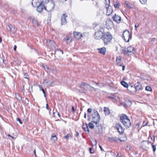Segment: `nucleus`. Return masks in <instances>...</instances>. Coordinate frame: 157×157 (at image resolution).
I'll return each instance as SVG.
<instances>
[{
    "mask_svg": "<svg viewBox=\"0 0 157 157\" xmlns=\"http://www.w3.org/2000/svg\"><path fill=\"white\" fill-rule=\"evenodd\" d=\"M94 114L95 116L93 117V119L91 122L94 123H95L97 125V127H98L97 128L99 129L98 131L96 130L97 132L101 133L102 127L99 124V122L100 120V117L99 114L97 111L96 110L94 111Z\"/></svg>",
    "mask_w": 157,
    "mask_h": 157,
    "instance_id": "1",
    "label": "nucleus"
},
{
    "mask_svg": "<svg viewBox=\"0 0 157 157\" xmlns=\"http://www.w3.org/2000/svg\"><path fill=\"white\" fill-rule=\"evenodd\" d=\"M120 121L124 126L126 128H129L131 125L130 120L125 114H123L120 117Z\"/></svg>",
    "mask_w": 157,
    "mask_h": 157,
    "instance_id": "2",
    "label": "nucleus"
},
{
    "mask_svg": "<svg viewBox=\"0 0 157 157\" xmlns=\"http://www.w3.org/2000/svg\"><path fill=\"white\" fill-rule=\"evenodd\" d=\"M112 38V36L110 33H104V35H103V40L105 45L109 44L111 42Z\"/></svg>",
    "mask_w": 157,
    "mask_h": 157,
    "instance_id": "3",
    "label": "nucleus"
},
{
    "mask_svg": "<svg viewBox=\"0 0 157 157\" xmlns=\"http://www.w3.org/2000/svg\"><path fill=\"white\" fill-rule=\"evenodd\" d=\"M104 28L102 27H100L97 32L95 33L94 37L98 40L100 39L103 37V35L104 34Z\"/></svg>",
    "mask_w": 157,
    "mask_h": 157,
    "instance_id": "4",
    "label": "nucleus"
},
{
    "mask_svg": "<svg viewBox=\"0 0 157 157\" xmlns=\"http://www.w3.org/2000/svg\"><path fill=\"white\" fill-rule=\"evenodd\" d=\"M132 36L130 31L126 30L123 32V38L124 40L126 42H128L131 39Z\"/></svg>",
    "mask_w": 157,
    "mask_h": 157,
    "instance_id": "5",
    "label": "nucleus"
},
{
    "mask_svg": "<svg viewBox=\"0 0 157 157\" xmlns=\"http://www.w3.org/2000/svg\"><path fill=\"white\" fill-rule=\"evenodd\" d=\"M46 6L48 9L50 10H53L54 8L55 3L52 0H47L45 1Z\"/></svg>",
    "mask_w": 157,
    "mask_h": 157,
    "instance_id": "6",
    "label": "nucleus"
},
{
    "mask_svg": "<svg viewBox=\"0 0 157 157\" xmlns=\"http://www.w3.org/2000/svg\"><path fill=\"white\" fill-rule=\"evenodd\" d=\"M123 50L124 52L129 53L131 54L134 53L135 52L134 48L132 46H130L127 48H125Z\"/></svg>",
    "mask_w": 157,
    "mask_h": 157,
    "instance_id": "7",
    "label": "nucleus"
},
{
    "mask_svg": "<svg viewBox=\"0 0 157 157\" xmlns=\"http://www.w3.org/2000/svg\"><path fill=\"white\" fill-rule=\"evenodd\" d=\"M116 128L120 134H123L124 131V128H123L121 125L119 124H117L115 125Z\"/></svg>",
    "mask_w": 157,
    "mask_h": 157,
    "instance_id": "8",
    "label": "nucleus"
},
{
    "mask_svg": "<svg viewBox=\"0 0 157 157\" xmlns=\"http://www.w3.org/2000/svg\"><path fill=\"white\" fill-rule=\"evenodd\" d=\"M113 21L110 20H107L106 21L105 27L108 29H110L113 26Z\"/></svg>",
    "mask_w": 157,
    "mask_h": 157,
    "instance_id": "9",
    "label": "nucleus"
},
{
    "mask_svg": "<svg viewBox=\"0 0 157 157\" xmlns=\"http://www.w3.org/2000/svg\"><path fill=\"white\" fill-rule=\"evenodd\" d=\"M67 17V15L65 13H63L61 18V25H66L67 23L66 20V17Z\"/></svg>",
    "mask_w": 157,
    "mask_h": 157,
    "instance_id": "10",
    "label": "nucleus"
},
{
    "mask_svg": "<svg viewBox=\"0 0 157 157\" xmlns=\"http://www.w3.org/2000/svg\"><path fill=\"white\" fill-rule=\"evenodd\" d=\"M141 144L142 147L144 150L147 151L149 149L148 145V144L146 141H143L141 142Z\"/></svg>",
    "mask_w": 157,
    "mask_h": 157,
    "instance_id": "11",
    "label": "nucleus"
},
{
    "mask_svg": "<svg viewBox=\"0 0 157 157\" xmlns=\"http://www.w3.org/2000/svg\"><path fill=\"white\" fill-rule=\"evenodd\" d=\"M81 88H83L85 90L89 89L90 86L88 84L85 82H82L80 85Z\"/></svg>",
    "mask_w": 157,
    "mask_h": 157,
    "instance_id": "12",
    "label": "nucleus"
},
{
    "mask_svg": "<svg viewBox=\"0 0 157 157\" xmlns=\"http://www.w3.org/2000/svg\"><path fill=\"white\" fill-rule=\"evenodd\" d=\"M41 2V0H33L32 4L33 7L37 8Z\"/></svg>",
    "mask_w": 157,
    "mask_h": 157,
    "instance_id": "13",
    "label": "nucleus"
},
{
    "mask_svg": "<svg viewBox=\"0 0 157 157\" xmlns=\"http://www.w3.org/2000/svg\"><path fill=\"white\" fill-rule=\"evenodd\" d=\"M113 21L117 23H119L121 21V17L118 15H116V14L113 17Z\"/></svg>",
    "mask_w": 157,
    "mask_h": 157,
    "instance_id": "14",
    "label": "nucleus"
},
{
    "mask_svg": "<svg viewBox=\"0 0 157 157\" xmlns=\"http://www.w3.org/2000/svg\"><path fill=\"white\" fill-rule=\"evenodd\" d=\"M71 41V38L70 35H67L63 40V42H66L67 44L70 43Z\"/></svg>",
    "mask_w": 157,
    "mask_h": 157,
    "instance_id": "15",
    "label": "nucleus"
},
{
    "mask_svg": "<svg viewBox=\"0 0 157 157\" xmlns=\"http://www.w3.org/2000/svg\"><path fill=\"white\" fill-rule=\"evenodd\" d=\"M73 35L75 37L77 40L80 39L82 36V34L78 32H74Z\"/></svg>",
    "mask_w": 157,
    "mask_h": 157,
    "instance_id": "16",
    "label": "nucleus"
},
{
    "mask_svg": "<svg viewBox=\"0 0 157 157\" xmlns=\"http://www.w3.org/2000/svg\"><path fill=\"white\" fill-rule=\"evenodd\" d=\"M105 7L107 10H110L112 9V7L109 5H110V1L109 0H105Z\"/></svg>",
    "mask_w": 157,
    "mask_h": 157,
    "instance_id": "17",
    "label": "nucleus"
},
{
    "mask_svg": "<svg viewBox=\"0 0 157 157\" xmlns=\"http://www.w3.org/2000/svg\"><path fill=\"white\" fill-rule=\"evenodd\" d=\"M98 50L99 52L103 55H105L106 52V48L105 47H103L102 48H98Z\"/></svg>",
    "mask_w": 157,
    "mask_h": 157,
    "instance_id": "18",
    "label": "nucleus"
},
{
    "mask_svg": "<svg viewBox=\"0 0 157 157\" xmlns=\"http://www.w3.org/2000/svg\"><path fill=\"white\" fill-rule=\"evenodd\" d=\"M37 8L40 10H47V7L46 6V5H45L42 2H41Z\"/></svg>",
    "mask_w": 157,
    "mask_h": 157,
    "instance_id": "19",
    "label": "nucleus"
},
{
    "mask_svg": "<svg viewBox=\"0 0 157 157\" xmlns=\"http://www.w3.org/2000/svg\"><path fill=\"white\" fill-rule=\"evenodd\" d=\"M47 44L48 46H50V45L52 46L54 48H55L56 45L53 41L48 39L47 41Z\"/></svg>",
    "mask_w": 157,
    "mask_h": 157,
    "instance_id": "20",
    "label": "nucleus"
},
{
    "mask_svg": "<svg viewBox=\"0 0 157 157\" xmlns=\"http://www.w3.org/2000/svg\"><path fill=\"white\" fill-rule=\"evenodd\" d=\"M43 83L48 86H50L52 85V82L51 81H50L49 79H46L44 80Z\"/></svg>",
    "mask_w": 157,
    "mask_h": 157,
    "instance_id": "21",
    "label": "nucleus"
},
{
    "mask_svg": "<svg viewBox=\"0 0 157 157\" xmlns=\"http://www.w3.org/2000/svg\"><path fill=\"white\" fill-rule=\"evenodd\" d=\"M119 138L116 137H109L108 138V140L110 142H116L119 140Z\"/></svg>",
    "mask_w": 157,
    "mask_h": 157,
    "instance_id": "22",
    "label": "nucleus"
},
{
    "mask_svg": "<svg viewBox=\"0 0 157 157\" xmlns=\"http://www.w3.org/2000/svg\"><path fill=\"white\" fill-rule=\"evenodd\" d=\"M82 127L83 130L85 132H87L88 133L89 132V129L88 126L86 124H83Z\"/></svg>",
    "mask_w": 157,
    "mask_h": 157,
    "instance_id": "23",
    "label": "nucleus"
},
{
    "mask_svg": "<svg viewBox=\"0 0 157 157\" xmlns=\"http://www.w3.org/2000/svg\"><path fill=\"white\" fill-rule=\"evenodd\" d=\"M135 89L136 91L142 89V86L140 82H138L137 84H136V86H135Z\"/></svg>",
    "mask_w": 157,
    "mask_h": 157,
    "instance_id": "24",
    "label": "nucleus"
},
{
    "mask_svg": "<svg viewBox=\"0 0 157 157\" xmlns=\"http://www.w3.org/2000/svg\"><path fill=\"white\" fill-rule=\"evenodd\" d=\"M125 4L128 9L134 8V6L132 5H130V3L128 2H125Z\"/></svg>",
    "mask_w": 157,
    "mask_h": 157,
    "instance_id": "25",
    "label": "nucleus"
},
{
    "mask_svg": "<svg viewBox=\"0 0 157 157\" xmlns=\"http://www.w3.org/2000/svg\"><path fill=\"white\" fill-rule=\"evenodd\" d=\"M104 111L105 115H108L110 113L109 109L108 108L104 107Z\"/></svg>",
    "mask_w": 157,
    "mask_h": 157,
    "instance_id": "26",
    "label": "nucleus"
},
{
    "mask_svg": "<svg viewBox=\"0 0 157 157\" xmlns=\"http://www.w3.org/2000/svg\"><path fill=\"white\" fill-rule=\"evenodd\" d=\"M57 54H59V55H62L63 54V52L60 49H57L55 50V54L56 55Z\"/></svg>",
    "mask_w": 157,
    "mask_h": 157,
    "instance_id": "27",
    "label": "nucleus"
},
{
    "mask_svg": "<svg viewBox=\"0 0 157 157\" xmlns=\"http://www.w3.org/2000/svg\"><path fill=\"white\" fill-rule=\"evenodd\" d=\"M121 56H119L117 57L116 58V63L118 65L120 63L121 60Z\"/></svg>",
    "mask_w": 157,
    "mask_h": 157,
    "instance_id": "28",
    "label": "nucleus"
},
{
    "mask_svg": "<svg viewBox=\"0 0 157 157\" xmlns=\"http://www.w3.org/2000/svg\"><path fill=\"white\" fill-rule=\"evenodd\" d=\"M16 98V99L18 101H21L22 98L20 95L18 93H16L15 94Z\"/></svg>",
    "mask_w": 157,
    "mask_h": 157,
    "instance_id": "29",
    "label": "nucleus"
},
{
    "mask_svg": "<svg viewBox=\"0 0 157 157\" xmlns=\"http://www.w3.org/2000/svg\"><path fill=\"white\" fill-rule=\"evenodd\" d=\"M9 27L10 31L13 32H14L15 27L14 26H13L10 25H9Z\"/></svg>",
    "mask_w": 157,
    "mask_h": 157,
    "instance_id": "30",
    "label": "nucleus"
},
{
    "mask_svg": "<svg viewBox=\"0 0 157 157\" xmlns=\"http://www.w3.org/2000/svg\"><path fill=\"white\" fill-rule=\"evenodd\" d=\"M121 84L124 87L127 88L128 86V84L124 81H121Z\"/></svg>",
    "mask_w": 157,
    "mask_h": 157,
    "instance_id": "31",
    "label": "nucleus"
},
{
    "mask_svg": "<svg viewBox=\"0 0 157 157\" xmlns=\"http://www.w3.org/2000/svg\"><path fill=\"white\" fill-rule=\"evenodd\" d=\"M92 144L93 146H95L97 144V141L96 140H93L92 141Z\"/></svg>",
    "mask_w": 157,
    "mask_h": 157,
    "instance_id": "32",
    "label": "nucleus"
},
{
    "mask_svg": "<svg viewBox=\"0 0 157 157\" xmlns=\"http://www.w3.org/2000/svg\"><path fill=\"white\" fill-rule=\"evenodd\" d=\"M120 6V4L118 2H117L115 4H114V7L115 8H117L118 9H119V7Z\"/></svg>",
    "mask_w": 157,
    "mask_h": 157,
    "instance_id": "33",
    "label": "nucleus"
},
{
    "mask_svg": "<svg viewBox=\"0 0 157 157\" xmlns=\"http://www.w3.org/2000/svg\"><path fill=\"white\" fill-rule=\"evenodd\" d=\"M88 126H89V127L91 129H93L94 128V126L93 124L91 123L90 122L88 124Z\"/></svg>",
    "mask_w": 157,
    "mask_h": 157,
    "instance_id": "34",
    "label": "nucleus"
},
{
    "mask_svg": "<svg viewBox=\"0 0 157 157\" xmlns=\"http://www.w3.org/2000/svg\"><path fill=\"white\" fill-rule=\"evenodd\" d=\"M40 90L42 91V92H43V93L44 94V97H46V93L42 87H41L40 86Z\"/></svg>",
    "mask_w": 157,
    "mask_h": 157,
    "instance_id": "35",
    "label": "nucleus"
},
{
    "mask_svg": "<svg viewBox=\"0 0 157 157\" xmlns=\"http://www.w3.org/2000/svg\"><path fill=\"white\" fill-rule=\"evenodd\" d=\"M51 139L54 142L56 141L57 140V138L56 136L54 135V136H52Z\"/></svg>",
    "mask_w": 157,
    "mask_h": 157,
    "instance_id": "36",
    "label": "nucleus"
},
{
    "mask_svg": "<svg viewBox=\"0 0 157 157\" xmlns=\"http://www.w3.org/2000/svg\"><path fill=\"white\" fill-rule=\"evenodd\" d=\"M145 90L147 91H151V89L150 86H146Z\"/></svg>",
    "mask_w": 157,
    "mask_h": 157,
    "instance_id": "37",
    "label": "nucleus"
},
{
    "mask_svg": "<svg viewBox=\"0 0 157 157\" xmlns=\"http://www.w3.org/2000/svg\"><path fill=\"white\" fill-rule=\"evenodd\" d=\"M33 24H36V25L38 26V25H39V24H38V22L36 20H35L34 19H33Z\"/></svg>",
    "mask_w": 157,
    "mask_h": 157,
    "instance_id": "38",
    "label": "nucleus"
},
{
    "mask_svg": "<svg viewBox=\"0 0 157 157\" xmlns=\"http://www.w3.org/2000/svg\"><path fill=\"white\" fill-rule=\"evenodd\" d=\"M152 145V147L153 149V151L154 152H155L156 150V147L155 145H153L152 144H151Z\"/></svg>",
    "mask_w": 157,
    "mask_h": 157,
    "instance_id": "39",
    "label": "nucleus"
},
{
    "mask_svg": "<svg viewBox=\"0 0 157 157\" xmlns=\"http://www.w3.org/2000/svg\"><path fill=\"white\" fill-rule=\"evenodd\" d=\"M24 78L27 79L29 80V77H28V75L26 73H24Z\"/></svg>",
    "mask_w": 157,
    "mask_h": 157,
    "instance_id": "40",
    "label": "nucleus"
},
{
    "mask_svg": "<svg viewBox=\"0 0 157 157\" xmlns=\"http://www.w3.org/2000/svg\"><path fill=\"white\" fill-rule=\"evenodd\" d=\"M140 2L143 4H145L147 1V0H140Z\"/></svg>",
    "mask_w": 157,
    "mask_h": 157,
    "instance_id": "41",
    "label": "nucleus"
},
{
    "mask_svg": "<svg viewBox=\"0 0 157 157\" xmlns=\"http://www.w3.org/2000/svg\"><path fill=\"white\" fill-rule=\"evenodd\" d=\"M71 136V135L70 134H68L65 137V138L67 139H68L69 137Z\"/></svg>",
    "mask_w": 157,
    "mask_h": 157,
    "instance_id": "42",
    "label": "nucleus"
},
{
    "mask_svg": "<svg viewBox=\"0 0 157 157\" xmlns=\"http://www.w3.org/2000/svg\"><path fill=\"white\" fill-rule=\"evenodd\" d=\"M149 138H150L151 140H153L154 141H155V137L154 136H150Z\"/></svg>",
    "mask_w": 157,
    "mask_h": 157,
    "instance_id": "43",
    "label": "nucleus"
},
{
    "mask_svg": "<svg viewBox=\"0 0 157 157\" xmlns=\"http://www.w3.org/2000/svg\"><path fill=\"white\" fill-rule=\"evenodd\" d=\"M90 151L91 153H93L94 152V151L93 148L90 147Z\"/></svg>",
    "mask_w": 157,
    "mask_h": 157,
    "instance_id": "44",
    "label": "nucleus"
},
{
    "mask_svg": "<svg viewBox=\"0 0 157 157\" xmlns=\"http://www.w3.org/2000/svg\"><path fill=\"white\" fill-rule=\"evenodd\" d=\"M16 120L17 121H19L20 124H22V122L21 121V120L19 118H17Z\"/></svg>",
    "mask_w": 157,
    "mask_h": 157,
    "instance_id": "45",
    "label": "nucleus"
},
{
    "mask_svg": "<svg viewBox=\"0 0 157 157\" xmlns=\"http://www.w3.org/2000/svg\"><path fill=\"white\" fill-rule=\"evenodd\" d=\"M147 122H145V121H144L143 122V125L144 126H146L147 125Z\"/></svg>",
    "mask_w": 157,
    "mask_h": 157,
    "instance_id": "46",
    "label": "nucleus"
},
{
    "mask_svg": "<svg viewBox=\"0 0 157 157\" xmlns=\"http://www.w3.org/2000/svg\"><path fill=\"white\" fill-rule=\"evenodd\" d=\"M43 67H44V69L46 70V69H47V70L49 69V67H48L47 66H44Z\"/></svg>",
    "mask_w": 157,
    "mask_h": 157,
    "instance_id": "47",
    "label": "nucleus"
},
{
    "mask_svg": "<svg viewBox=\"0 0 157 157\" xmlns=\"http://www.w3.org/2000/svg\"><path fill=\"white\" fill-rule=\"evenodd\" d=\"M107 15H110L108 13V12H109V13H111L113 11V10H107Z\"/></svg>",
    "mask_w": 157,
    "mask_h": 157,
    "instance_id": "48",
    "label": "nucleus"
},
{
    "mask_svg": "<svg viewBox=\"0 0 157 157\" xmlns=\"http://www.w3.org/2000/svg\"><path fill=\"white\" fill-rule=\"evenodd\" d=\"M25 103H26L27 104H28L29 101L28 99L26 98H25Z\"/></svg>",
    "mask_w": 157,
    "mask_h": 157,
    "instance_id": "49",
    "label": "nucleus"
},
{
    "mask_svg": "<svg viewBox=\"0 0 157 157\" xmlns=\"http://www.w3.org/2000/svg\"><path fill=\"white\" fill-rule=\"evenodd\" d=\"M92 111V109L91 108H89L87 109V112L89 113H90Z\"/></svg>",
    "mask_w": 157,
    "mask_h": 157,
    "instance_id": "50",
    "label": "nucleus"
},
{
    "mask_svg": "<svg viewBox=\"0 0 157 157\" xmlns=\"http://www.w3.org/2000/svg\"><path fill=\"white\" fill-rule=\"evenodd\" d=\"M7 136H8L12 138H13V139H15L16 137V136H15V137L12 136L10 134H8L7 135Z\"/></svg>",
    "mask_w": 157,
    "mask_h": 157,
    "instance_id": "51",
    "label": "nucleus"
},
{
    "mask_svg": "<svg viewBox=\"0 0 157 157\" xmlns=\"http://www.w3.org/2000/svg\"><path fill=\"white\" fill-rule=\"evenodd\" d=\"M46 107L47 109H48V110H49V108L48 105V104H46Z\"/></svg>",
    "mask_w": 157,
    "mask_h": 157,
    "instance_id": "52",
    "label": "nucleus"
},
{
    "mask_svg": "<svg viewBox=\"0 0 157 157\" xmlns=\"http://www.w3.org/2000/svg\"><path fill=\"white\" fill-rule=\"evenodd\" d=\"M139 26V25L138 24H136L135 26L136 29V28L138 27Z\"/></svg>",
    "mask_w": 157,
    "mask_h": 157,
    "instance_id": "53",
    "label": "nucleus"
},
{
    "mask_svg": "<svg viewBox=\"0 0 157 157\" xmlns=\"http://www.w3.org/2000/svg\"><path fill=\"white\" fill-rule=\"evenodd\" d=\"M16 48H17V46H16V45H15L14 46V48H13V49H14V51H16Z\"/></svg>",
    "mask_w": 157,
    "mask_h": 157,
    "instance_id": "54",
    "label": "nucleus"
},
{
    "mask_svg": "<svg viewBox=\"0 0 157 157\" xmlns=\"http://www.w3.org/2000/svg\"><path fill=\"white\" fill-rule=\"evenodd\" d=\"M155 38H152L151 39V41L152 42H153L155 41Z\"/></svg>",
    "mask_w": 157,
    "mask_h": 157,
    "instance_id": "55",
    "label": "nucleus"
},
{
    "mask_svg": "<svg viewBox=\"0 0 157 157\" xmlns=\"http://www.w3.org/2000/svg\"><path fill=\"white\" fill-rule=\"evenodd\" d=\"M121 155H119V153H118L117 155V157H121Z\"/></svg>",
    "mask_w": 157,
    "mask_h": 157,
    "instance_id": "56",
    "label": "nucleus"
},
{
    "mask_svg": "<svg viewBox=\"0 0 157 157\" xmlns=\"http://www.w3.org/2000/svg\"><path fill=\"white\" fill-rule=\"evenodd\" d=\"M128 103L130 105H131L132 104L131 102L130 101H129L128 102Z\"/></svg>",
    "mask_w": 157,
    "mask_h": 157,
    "instance_id": "57",
    "label": "nucleus"
},
{
    "mask_svg": "<svg viewBox=\"0 0 157 157\" xmlns=\"http://www.w3.org/2000/svg\"><path fill=\"white\" fill-rule=\"evenodd\" d=\"M125 69V66H122V70L124 71Z\"/></svg>",
    "mask_w": 157,
    "mask_h": 157,
    "instance_id": "58",
    "label": "nucleus"
},
{
    "mask_svg": "<svg viewBox=\"0 0 157 157\" xmlns=\"http://www.w3.org/2000/svg\"><path fill=\"white\" fill-rule=\"evenodd\" d=\"M146 142H147V144H148V145H149V144H151V142H150V141H146Z\"/></svg>",
    "mask_w": 157,
    "mask_h": 157,
    "instance_id": "59",
    "label": "nucleus"
},
{
    "mask_svg": "<svg viewBox=\"0 0 157 157\" xmlns=\"http://www.w3.org/2000/svg\"><path fill=\"white\" fill-rule=\"evenodd\" d=\"M72 110L74 111L75 110V108H74V106H72Z\"/></svg>",
    "mask_w": 157,
    "mask_h": 157,
    "instance_id": "60",
    "label": "nucleus"
},
{
    "mask_svg": "<svg viewBox=\"0 0 157 157\" xmlns=\"http://www.w3.org/2000/svg\"><path fill=\"white\" fill-rule=\"evenodd\" d=\"M99 147H100V149H101V150L102 151H103V149H102V147H101V146H100V145H99Z\"/></svg>",
    "mask_w": 157,
    "mask_h": 157,
    "instance_id": "61",
    "label": "nucleus"
},
{
    "mask_svg": "<svg viewBox=\"0 0 157 157\" xmlns=\"http://www.w3.org/2000/svg\"><path fill=\"white\" fill-rule=\"evenodd\" d=\"M84 117L85 118H86V113H85L84 115Z\"/></svg>",
    "mask_w": 157,
    "mask_h": 157,
    "instance_id": "62",
    "label": "nucleus"
},
{
    "mask_svg": "<svg viewBox=\"0 0 157 157\" xmlns=\"http://www.w3.org/2000/svg\"><path fill=\"white\" fill-rule=\"evenodd\" d=\"M79 135V133L78 132H76V136H78Z\"/></svg>",
    "mask_w": 157,
    "mask_h": 157,
    "instance_id": "63",
    "label": "nucleus"
},
{
    "mask_svg": "<svg viewBox=\"0 0 157 157\" xmlns=\"http://www.w3.org/2000/svg\"><path fill=\"white\" fill-rule=\"evenodd\" d=\"M38 12L39 13H41V12H42V10H37Z\"/></svg>",
    "mask_w": 157,
    "mask_h": 157,
    "instance_id": "64",
    "label": "nucleus"
}]
</instances>
